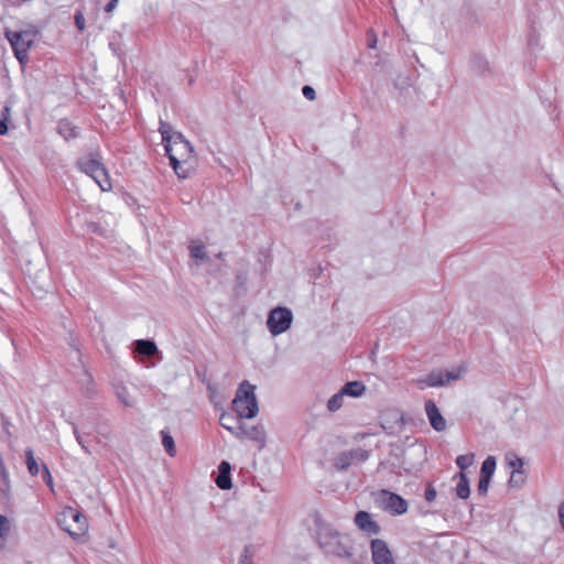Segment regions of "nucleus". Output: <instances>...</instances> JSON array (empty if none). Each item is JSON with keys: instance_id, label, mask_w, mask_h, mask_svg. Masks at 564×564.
<instances>
[{"instance_id": "1", "label": "nucleus", "mask_w": 564, "mask_h": 564, "mask_svg": "<svg viewBox=\"0 0 564 564\" xmlns=\"http://www.w3.org/2000/svg\"><path fill=\"white\" fill-rule=\"evenodd\" d=\"M247 380L240 382L236 398L232 400V412H224L219 416L220 425L237 437H245L247 430Z\"/></svg>"}, {"instance_id": "2", "label": "nucleus", "mask_w": 564, "mask_h": 564, "mask_svg": "<svg viewBox=\"0 0 564 564\" xmlns=\"http://www.w3.org/2000/svg\"><path fill=\"white\" fill-rule=\"evenodd\" d=\"M317 541L319 546L328 554L340 558L352 560L354 544L347 534H341L328 524L317 527Z\"/></svg>"}, {"instance_id": "3", "label": "nucleus", "mask_w": 564, "mask_h": 564, "mask_svg": "<svg viewBox=\"0 0 564 564\" xmlns=\"http://www.w3.org/2000/svg\"><path fill=\"white\" fill-rule=\"evenodd\" d=\"M36 34L37 32L33 30H6L4 32V36L10 43L13 54L22 68L29 63V50L34 45Z\"/></svg>"}, {"instance_id": "4", "label": "nucleus", "mask_w": 564, "mask_h": 564, "mask_svg": "<svg viewBox=\"0 0 564 564\" xmlns=\"http://www.w3.org/2000/svg\"><path fill=\"white\" fill-rule=\"evenodd\" d=\"M79 170L90 176L101 188V191H110L112 185L107 169L97 155L82 158L77 163Z\"/></svg>"}, {"instance_id": "5", "label": "nucleus", "mask_w": 564, "mask_h": 564, "mask_svg": "<svg viewBox=\"0 0 564 564\" xmlns=\"http://www.w3.org/2000/svg\"><path fill=\"white\" fill-rule=\"evenodd\" d=\"M57 523L73 539L83 536L88 529L86 517L74 508H66L57 518Z\"/></svg>"}, {"instance_id": "6", "label": "nucleus", "mask_w": 564, "mask_h": 564, "mask_svg": "<svg viewBox=\"0 0 564 564\" xmlns=\"http://www.w3.org/2000/svg\"><path fill=\"white\" fill-rule=\"evenodd\" d=\"M462 375L463 369L460 368L451 371L433 370L426 377L416 379L415 384L421 390L426 388L443 387L451 381L460 379Z\"/></svg>"}, {"instance_id": "7", "label": "nucleus", "mask_w": 564, "mask_h": 564, "mask_svg": "<svg viewBox=\"0 0 564 564\" xmlns=\"http://www.w3.org/2000/svg\"><path fill=\"white\" fill-rule=\"evenodd\" d=\"M164 149L170 159V163L172 162V156L178 162H188L194 154V148L182 133L175 134L174 139L164 145Z\"/></svg>"}, {"instance_id": "8", "label": "nucleus", "mask_w": 564, "mask_h": 564, "mask_svg": "<svg viewBox=\"0 0 564 564\" xmlns=\"http://www.w3.org/2000/svg\"><path fill=\"white\" fill-rule=\"evenodd\" d=\"M293 314L291 310L286 307L273 308L267 321V326L273 336L280 335L286 332L292 324Z\"/></svg>"}, {"instance_id": "9", "label": "nucleus", "mask_w": 564, "mask_h": 564, "mask_svg": "<svg viewBox=\"0 0 564 564\" xmlns=\"http://www.w3.org/2000/svg\"><path fill=\"white\" fill-rule=\"evenodd\" d=\"M379 500L382 508L392 514H403L408 510V502L399 495L388 490L379 492Z\"/></svg>"}, {"instance_id": "10", "label": "nucleus", "mask_w": 564, "mask_h": 564, "mask_svg": "<svg viewBox=\"0 0 564 564\" xmlns=\"http://www.w3.org/2000/svg\"><path fill=\"white\" fill-rule=\"evenodd\" d=\"M373 564H394L392 553L386 541L373 539L370 542Z\"/></svg>"}, {"instance_id": "11", "label": "nucleus", "mask_w": 564, "mask_h": 564, "mask_svg": "<svg viewBox=\"0 0 564 564\" xmlns=\"http://www.w3.org/2000/svg\"><path fill=\"white\" fill-rule=\"evenodd\" d=\"M425 413L431 426L437 431L443 432L446 430V420L442 415L440 409L433 400H426L424 404Z\"/></svg>"}, {"instance_id": "12", "label": "nucleus", "mask_w": 564, "mask_h": 564, "mask_svg": "<svg viewBox=\"0 0 564 564\" xmlns=\"http://www.w3.org/2000/svg\"><path fill=\"white\" fill-rule=\"evenodd\" d=\"M354 522L359 530L368 535H376L380 533V525L372 519L371 514L367 511H358L355 514Z\"/></svg>"}, {"instance_id": "13", "label": "nucleus", "mask_w": 564, "mask_h": 564, "mask_svg": "<svg viewBox=\"0 0 564 564\" xmlns=\"http://www.w3.org/2000/svg\"><path fill=\"white\" fill-rule=\"evenodd\" d=\"M231 465L223 460L218 466V473L216 477L214 478L215 484L217 487L221 490H229L232 487L231 482Z\"/></svg>"}, {"instance_id": "14", "label": "nucleus", "mask_w": 564, "mask_h": 564, "mask_svg": "<svg viewBox=\"0 0 564 564\" xmlns=\"http://www.w3.org/2000/svg\"><path fill=\"white\" fill-rule=\"evenodd\" d=\"M134 351L147 357H152L158 352V346L153 340L138 339L134 341Z\"/></svg>"}, {"instance_id": "15", "label": "nucleus", "mask_w": 564, "mask_h": 564, "mask_svg": "<svg viewBox=\"0 0 564 564\" xmlns=\"http://www.w3.org/2000/svg\"><path fill=\"white\" fill-rule=\"evenodd\" d=\"M458 482L456 484V495L460 499H467L470 495L469 480L467 475L460 471L457 476Z\"/></svg>"}, {"instance_id": "16", "label": "nucleus", "mask_w": 564, "mask_h": 564, "mask_svg": "<svg viewBox=\"0 0 564 564\" xmlns=\"http://www.w3.org/2000/svg\"><path fill=\"white\" fill-rule=\"evenodd\" d=\"M249 440L253 441L259 449L265 446L267 433L263 425H256L249 431Z\"/></svg>"}, {"instance_id": "17", "label": "nucleus", "mask_w": 564, "mask_h": 564, "mask_svg": "<svg viewBox=\"0 0 564 564\" xmlns=\"http://www.w3.org/2000/svg\"><path fill=\"white\" fill-rule=\"evenodd\" d=\"M340 390L345 395L358 398L364 394L366 387L360 381H350L345 383Z\"/></svg>"}, {"instance_id": "18", "label": "nucleus", "mask_w": 564, "mask_h": 564, "mask_svg": "<svg viewBox=\"0 0 564 564\" xmlns=\"http://www.w3.org/2000/svg\"><path fill=\"white\" fill-rule=\"evenodd\" d=\"M57 131L65 140H70L78 135L77 128L68 120H61L57 126Z\"/></svg>"}, {"instance_id": "19", "label": "nucleus", "mask_w": 564, "mask_h": 564, "mask_svg": "<svg viewBox=\"0 0 564 564\" xmlns=\"http://www.w3.org/2000/svg\"><path fill=\"white\" fill-rule=\"evenodd\" d=\"M496 470V458L494 456H488L480 468V477L490 478L495 474Z\"/></svg>"}, {"instance_id": "20", "label": "nucleus", "mask_w": 564, "mask_h": 564, "mask_svg": "<svg viewBox=\"0 0 564 564\" xmlns=\"http://www.w3.org/2000/svg\"><path fill=\"white\" fill-rule=\"evenodd\" d=\"M188 165V162H178L174 156H172V162H171V166L173 167L175 174L180 177V178H186L188 177L189 175V169L192 166H186Z\"/></svg>"}, {"instance_id": "21", "label": "nucleus", "mask_w": 564, "mask_h": 564, "mask_svg": "<svg viewBox=\"0 0 564 564\" xmlns=\"http://www.w3.org/2000/svg\"><path fill=\"white\" fill-rule=\"evenodd\" d=\"M25 464L28 467V471L31 476H36L40 473L39 464L34 457V453L31 448L25 451Z\"/></svg>"}, {"instance_id": "22", "label": "nucleus", "mask_w": 564, "mask_h": 564, "mask_svg": "<svg viewBox=\"0 0 564 564\" xmlns=\"http://www.w3.org/2000/svg\"><path fill=\"white\" fill-rule=\"evenodd\" d=\"M159 131H160V133L162 135V143L164 145L166 143L171 142V140L174 139V135L178 133L177 131H173L172 127L169 123L164 122V121H160Z\"/></svg>"}, {"instance_id": "23", "label": "nucleus", "mask_w": 564, "mask_h": 564, "mask_svg": "<svg viewBox=\"0 0 564 564\" xmlns=\"http://www.w3.org/2000/svg\"><path fill=\"white\" fill-rule=\"evenodd\" d=\"M346 395L343 393L341 390H339L337 393H335L327 402V410L329 412H336L338 411L344 403V398Z\"/></svg>"}, {"instance_id": "24", "label": "nucleus", "mask_w": 564, "mask_h": 564, "mask_svg": "<svg viewBox=\"0 0 564 564\" xmlns=\"http://www.w3.org/2000/svg\"><path fill=\"white\" fill-rule=\"evenodd\" d=\"M507 465L512 468L511 473L524 471L523 469V460L518 457L516 454L509 453L506 455Z\"/></svg>"}, {"instance_id": "25", "label": "nucleus", "mask_w": 564, "mask_h": 564, "mask_svg": "<svg viewBox=\"0 0 564 564\" xmlns=\"http://www.w3.org/2000/svg\"><path fill=\"white\" fill-rule=\"evenodd\" d=\"M191 257L195 259L197 262H204L207 260V254L205 252V247L202 243L194 242L191 248Z\"/></svg>"}, {"instance_id": "26", "label": "nucleus", "mask_w": 564, "mask_h": 564, "mask_svg": "<svg viewBox=\"0 0 564 564\" xmlns=\"http://www.w3.org/2000/svg\"><path fill=\"white\" fill-rule=\"evenodd\" d=\"M352 463L348 452H343L335 458L334 466L339 470H346Z\"/></svg>"}, {"instance_id": "27", "label": "nucleus", "mask_w": 564, "mask_h": 564, "mask_svg": "<svg viewBox=\"0 0 564 564\" xmlns=\"http://www.w3.org/2000/svg\"><path fill=\"white\" fill-rule=\"evenodd\" d=\"M256 386L249 383V419L254 417L259 412L257 397L254 394Z\"/></svg>"}, {"instance_id": "28", "label": "nucleus", "mask_w": 564, "mask_h": 564, "mask_svg": "<svg viewBox=\"0 0 564 564\" xmlns=\"http://www.w3.org/2000/svg\"><path fill=\"white\" fill-rule=\"evenodd\" d=\"M162 445L164 446L166 453L171 457H173L175 455L176 451H175L174 440L169 433H166L164 431H162Z\"/></svg>"}, {"instance_id": "29", "label": "nucleus", "mask_w": 564, "mask_h": 564, "mask_svg": "<svg viewBox=\"0 0 564 564\" xmlns=\"http://www.w3.org/2000/svg\"><path fill=\"white\" fill-rule=\"evenodd\" d=\"M524 482H525L524 471H517V473L510 474L508 484L511 488H520L523 486Z\"/></svg>"}, {"instance_id": "30", "label": "nucleus", "mask_w": 564, "mask_h": 564, "mask_svg": "<svg viewBox=\"0 0 564 564\" xmlns=\"http://www.w3.org/2000/svg\"><path fill=\"white\" fill-rule=\"evenodd\" d=\"M351 459L355 462H365L369 458V452L362 448L347 451Z\"/></svg>"}, {"instance_id": "31", "label": "nucleus", "mask_w": 564, "mask_h": 564, "mask_svg": "<svg viewBox=\"0 0 564 564\" xmlns=\"http://www.w3.org/2000/svg\"><path fill=\"white\" fill-rule=\"evenodd\" d=\"M473 463V455H459L456 458V465L460 468V471L464 473L466 468H468Z\"/></svg>"}, {"instance_id": "32", "label": "nucleus", "mask_w": 564, "mask_h": 564, "mask_svg": "<svg viewBox=\"0 0 564 564\" xmlns=\"http://www.w3.org/2000/svg\"><path fill=\"white\" fill-rule=\"evenodd\" d=\"M490 478L479 477L477 492L479 496H486L488 492Z\"/></svg>"}, {"instance_id": "33", "label": "nucleus", "mask_w": 564, "mask_h": 564, "mask_svg": "<svg viewBox=\"0 0 564 564\" xmlns=\"http://www.w3.org/2000/svg\"><path fill=\"white\" fill-rule=\"evenodd\" d=\"M42 477L46 485L53 490V477L51 475L48 467L45 464L42 465Z\"/></svg>"}, {"instance_id": "34", "label": "nucleus", "mask_w": 564, "mask_h": 564, "mask_svg": "<svg viewBox=\"0 0 564 564\" xmlns=\"http://www.w3.org/2000/svg\"><path fill=\"white\" fill-rule=\"evenodd\" d=\"M74 19H75V24H76L77 29L79 31H84L85 26H86V21H85V17H84L83 12L76 11Z\"/></svg>"}, {"instance_id": "35", "label": "nucleus", "mask_w": 564, "mask_h": 564, "mask_svg": "<svg viewBox=\"0 0 564 564\" xmlns=\"http://www.w3.org/2000/svg\"><path fill=\"white\" fill-rule=\"evenodd\" d=\"M10 531V522L8 518L3 514H0V535L3 536L8 534Z\"/></svg>"}, {"instance_id": "36", "label": "nucleus", "mask_w": 564, "mask_h": 564, "mask_svg": "<svg viewBox=\"0 0 564 564\" xmlns=\"http://www.w3.org/2000/svg\"><path fill=\"white\" fill-rule=\"evenodd\" d=\"M73 432H74L77 443L85 451V453L89 454L90 452L88 449V446L84 443L83 437L80 436V434L75 425L73 426Z\"/></svg>"}, {"instance_id": "37", "label": "nucleus", "mask_w": 564, "mask_h": 564, "mask_svg": "<svg viewBox=\"0 0 564 564\" xmlns=\"http://www.w3.org/2000/svg\"><path fill=\"white\" fill-rule=\"evenodd\" d=\"M302 93H303L304 97L308 100H315V98H316V93H315L314 88L311 86H307V85L304 86L302 89Z\"/></svg>"}, {"instance_id": "38", "label": "nucleus", "mask_w": 564, "mask_h": 564, "mask_svg": "<svg viewBox=\"0 0 564 564\" xmlns=\"http://www.w3.org/2000/svg\"><path fill=\"white\" fill-rule=\"evenodd\" d=\"M424 498L429 502L433 501L436 498V490L433 486H431V485L427 486L425 494H424Z\"/></svg>"}, {"instance_id": "39", "label": "nucleus", "mask_w": 564, "mask_h": 564, "mask_svg": "<svg viewBox=\"0 0 564 564\" xmlns=\"http://www.w3.org/2000/svg\"><path fill=\"white\" fill-rule=\"evenodd\" d=\"M117 395L120 399V401L126 405H131V401L127 398V391L124 388H121L117 391Z\"/></svg>"}, {"instance_id": "40", "label": "nucleus", "mask_w": 564, "mask_h": 564, "mask_svg": "<svg viewBox=\"0 0 564 564\" xmlns=\"http://www.w3.org/2000/svg\"><path fill=\"white\" fill-rule=\"evenodd\" d=\"M377 46V35L372 32H368V47L369 48H376Z\"/></svg>"}, {"instance_id": "41", "label": "nucleus", "mask_w": 564, "mask_h": 564, "mask_svg": "<svg viewBox=\"0 0 564 564\" xmlns=\"http://www.w3.org/2000/svg\"><path fill=\"white\" fill-rule=\"evenodd\" d=\"M119 0H109V2L105 7L106 13H111L118 6Z\"/></svg>"}, {"instance_id": "42", "label": "nucleus", "mask_w": 564, "mask_h": 564, "mask_svg": "<svg viewBox=\"0 0 564 564\" xmlns=\"http://www.w3.org/2000/svg\"><path fill=\"white\" fill-rule=\"evenodd\" d=\"M8 132V126L4 120L0 119V134H6Z\"/></svg>"}, {"instance_id": "43", "label": "nucleus", "mask_w": 564, "mask_h": 564, "mask_svg": "<svg viewBox=\"0 0 564 564\" xmlns=\"http://www.w3.org/2000/svg\"><path fill=\"white\" fill-rule=\"evenodd\" d=\"M245 558H247V547H245L243 553L240 556V564H243Z\"/></svg>"}, {"instance_id": "44", "label": "nucleus", "mask_w": 564, "mask_h": 564, "mask_svg": "<svg viewBox=\"0 0 564 564\" xmlns=\"http://www.w3.org/2000/svg\"><path fill=\"white\" fill-rule=\"evenodd\" d=\"M9 112H10V107H9V106H6V107L3 108V116L6 117V115H7V113H9Z\"/></svg>"}]
</instances>
